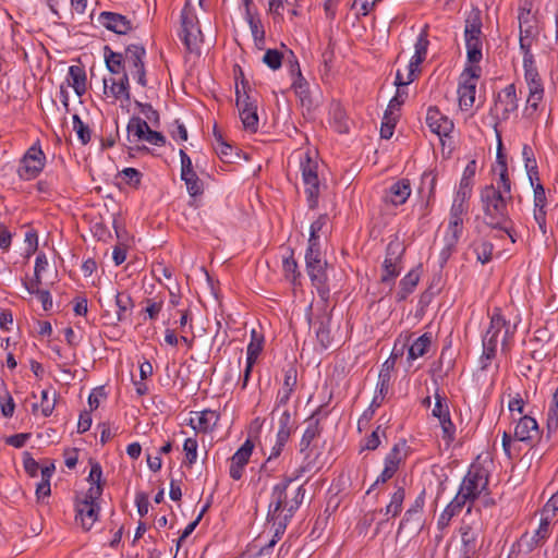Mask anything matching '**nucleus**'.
Returning a JSON list of instances; mask_svg holds the SVG:
<instances>
[{"instance_id":"38","label":"nucleus","mask_w":558,"mask_h":558,"mask_svg":"<svg viewBox=\"0 0 558 558\" xmlns=\"http://www.w3.org/2000/svg\"><path fill=\"white\" fill-rule=\"evenodd\" d=\"M493 181L488 185H493L496 190L504 193L512 194V181L509 175L508 167L506 168H492Z\"/></svg>"},{"instance_id":"26","label":"nucleus","mask_w":558,"mask_h":558,"mask_svg":"<svg viewBox=\"0 0 558 558\" xmlns=\"http://www.w3.org/2000/svg\"><path fill=\"white\" fill-rule=\"evenodd\" d=\"M100 25L119 35L128 34L132 29V22L124 15L104 11L98 16Z\"/></svg>"},{"instance_id":"27","label":"nucleus","mask_w":558,"mask_h":558,"mask_svg":"<svg viewBox=\"0 0 558 558\" xmlns=\"http://www.w3.org/2000/svg\"><path fill=\"white\" fill-rule=\"evenodd\" d=\"M426 124L438 136H447L453 130V122L442 114L437 107H429L426 113Z\"/></svg>"},{"instance_id":"63","label":"nucleus","mask_w":558,"mask_h":558,"mask_svg":"<svg viewBox=\"0 0 558 558\" xmlns=\"http://www.w3.org/2000/svg\"><path fill=\"white\" fill-rule=\"evenodd\" d=\"M134 105L140 110V112L144 114L147 122L149 121L154 124L159 122V113L150 104L134 100Z\"/></svg>"},{"instance_id":"40","label":"nucleus","mask_w":558,"mask_h":558,"mask_svg":"<svg viewBox=\"0 0 558 558\" xmlns=\"http://www.w3.org/2000/svg\"><path fill=\"white\" fill-rule=\"evenodd\" d=\"M106 66L112 74H120L124 70L125 53L114 52L108 46L104 49Z\"/></svg>"},{"instance_id":"4","label":"nucleus","mask_w":558,"mask_h":558,"mask_svg":"<svg viewBox=\"0 0 558 558\" xmlns=\"http://www.w3.org/2000/svg\"><path fill=\"white\" fill-rule=\"evenodd\" d=\"M501 331H504L501 338V351L508 353L511 349L510 342L513 332L510 331L509 322L506 320L500 308H495L490 316L489 327L482 339L483 352L480 357L482 369H487L492 361L496 357L497 345Z\"/></svg>"},{"instance_id":"8","label":"nucleus","mask_w":558,"mask_h":558,"mask_svg":"<svg viewBox=\"0 0 558 558\" xmlns=\"http://www.w3.org/2000/svg\"><path fill=\"white\" fill-rule=\"evenodd\" d=\"M239 72L243 76L241 68H239ZM235 96L243 128L255 133L258 129L257 100L251 95V87L244 77L241 80V87L239 83L235 84Z\"/></svg>"},{"instance_id":"28","label":"nucleus","mask_w":558,"mask_h":558,"mask_svg":"<svg viewBox=\"0 0 558 558\" xmlns=\"http://www.w3.org/2000/svg\"><path fill=\"white\" fill-rule=\"evenodd\" d=\"M538 424L532 416H522L514 427V438L519 441L532 444L539 438Z\"/></svg>"},{"instance_id":"52","label":"nucleus","mask_w":558,"mask_h":558,"mask_svg":"<svg viewBox=\"0 0 558 558\" xmlns=\"http://www.w3.org/2000/svg\"><path fill=\"white\" fill-rule=\"evenodd\" d=\"M181 179L184 181L187 192L192 197L203 194V182L199 180L195 171L181 174Z\"/></svg>"},{"instance_id":"3","label":"nucleus","mask_w":558,"mask_h":558,"mask_svg":"<svg viewBox=\"0 0 558 558\" xmlns=\"http://www.w3.org/2000/svg\"><path fill=\"white\" fill-rule=\"evenodd\" d=\"M512 199V194L496 190L493 185H484L480 190V203L486 225L492 229L504 231L514 243L512 221L508 211V205Z\"/></svg>"},{"instance_id":"47","label":"nucleus","mask_w":558,"mask_h":558,"mask_svg":"<svg viewBox=\"0 0 558 558\" xmlns=\"http://www.w3.org/2000/svg\"><path fill=\"white\" fill-rule=\"evenodd\" d=\"M316 338L323 349H328L332 343V336L330 330V317H323L318 322L316 329Z\"/></svg>"},{"instance_id":"20","label":"nucleus","mask_w":558,"mask_h":558,"mask_svg":"<svg viewBox=\"0 0 558 558\" xmlns=\"http://www.w3.org/2000/svg\"><path fill=\"white\" fill-rule=\"evenodd\" d=\"M254 450V442L247 438L230 458L229 475L233 481H239L244 474Z\"/></svg>"},{"instance_id":"51","label":"nucleus","mask_w":558,"mask_h":558,"mask_svg":"<svg viewBox=\"0 0 558 558\" xmlns=\"http://www.w3.org/2000/svg\"><path fill=\"white\" fill-rule=\"evenodd\" d=\"M290 73L292 76V88L298 94H304L307 92L308 84L304 76L302 75L300 64L295 59L293 63L290 64Z\"/></svg>"},{"instance_id":"21","label":"nucleus","mask_w":558,"mask_h":558,"mask_svg":"<svg viewBox=\"0 0 558 558\" xmlns=\"http://www.w3.org/2000/svg\"><path fill=\"white\" fill-rule=\"evenodd\" d=\"M283 383L282 387L278 390L275 400L274 410L287 405L298 384V369L293 365L283 368Z\"/></svg>"},{"instance_id":"24","label":"nucleus","mask_w":558,"mask_h":558,"mask_svg":"<svg viewBox=\"0 0 558 558\" xmlns=\"http://www.w3.org/2000/svg\"><path fill=\"white\" fill-rule=\"evenodd\" d=\"M405 499V488L404 486L400 485L398 482L395 484V492L390 496L389 504L384 508L379 510V513H383L386 519L381 520L377 523L375 534L379 532L380 526L388 522L389 519L398 517L402 509H403V502Z\"/></svg>"},{"instance_id":"34","label":"nucleus","mask_w":558,"mask_h":558,"mask_svg":"<svg viewBox=\"0 0 558 558\" xmlns=\"http://www.w3.org/2000/svg\"><path fill=\"white\" fill-rule=\"evenodd\" d=\"M214 135V148L219 158L223 162H232L233 157V146L226 142L222 133L215 125L213 130Z\"/></svg>"},{"instance_id":"7","label":"nucleus","mask_w":558,"mask_h":558,"mask_svg":"<svg viewBox=\"0 0 558 558\" xmlns=\"http://www.w3.org/2000/svg\"><path fill=\"white\" fill-rule=\"evenodd\" d=\"M488 474L481 465H473L466 472L459 486L457 496L468 504L466 512L470 513L474 502L481 494L487 489Z\"/></svg>"},{"instance_id":"42","label":"nucleus","mask_w":558,"mask_h":558,"mask_svg":"<svg viewBox=\"0 0 558 558\" xmlns=\"http://www.w3.org/2000/svg\"><path fill=\"white\" fill-rule=\"evenodd\" d=\"M441 428V438L447 448H449L456 440L457 427L451 420L450 411L442 416L437 417Z\"/></svg>"},{"instance_id":"43","label":"nucleus","mask_w":558,"mask_h":558,"mask_svg":"<svg viewBox=\"0 0 558 558\" xmlns=\"http://www.w3.org/2000/svg\"><path fill=\"white\" fill-rule=\"evenodd\" d=\"M522 158L529 181L539 179L538 166L532 147L527 144L522 147Z\"/></svg>"},{"instance_id":"59","label":"nucleus","mask_w":558,"mask_h":558,"mask_svg":"<svg viewBox=\"0 0 558 558\" xmlns=\"http://www.w3.org/2000/svg\"><path fill=\"white\" fill-rule=\"evenodd\" d=\"M57 402V392L53 390L52 396L50 397V391L45 389L40 395V408L41 414L45 417H48L52 414Z\"/></svg>"},{"instance_id":"53","label":"nucleus","mask_w":558,"mask_h":558,"mask_svg":"<svg viewBox=\"0 0 558 558\" xmlns=\"http://www.w3.org/2000/svg\"><path fill=\"white\" fill-rule=\"evenodd\" d=\"M295 428V421L293 420L291 412L286 409L278 420L277 434L291 437Z\"/></svg>"},{"instance_id":"46","label":"nucleus","mask_w":558,"mask_h":558,"mask_svg":"<svg viewBox=\"0 0 558 558\" xmlns=\"http://www.w3.org/2000/svg\"><path fill=\"white\" fill-rule=\"evenodd\" d=\"M544 93L545 90L527 94L525 107L523 110V116L525 118L533 120L537 117L539 105L544 99Z\"/></svg>"},{"instance_id":"17","label":"nucleus","mask_w":558,"mask_h":558,"mask_svg":"<svg viewBox=\"0 0 558 558\" xmlns=\"http://www.w3.org/2000/svg\"><path fill=\"white\" fill-rule=\"evenodd\" d=\"M533 190V218L544 236L547 235V208L548 198L541 179L530 181Z\"/></svg>"},{"instance_id":"55","label":"nucleus","mask_w":558,"mask_h":558,"mask_svg":"<svg viewBox=\"0 0 558 558\" xmlns=\"http://www.w3.org/2000/svg\"><path fill=\"white\" fill-rule=\"evenodd\" d=\"M72 122L73 130L75 131L78 141L82 145H87L92 140V130L82 121L78 114L73 116Z\"/></svg>"},{"instance_id":"25","label":"nucleus","mask_w":558,"mask_h":558,"mask_svg":"<svg viewBox=\"0 0 558 558\" xmlns=\"http://www.w3.org/2000/svg\"><path fill=\"white\" fill-rule=\"evenodd\" d=\"M411 193L412 189L410 180L407 178H402L393 182L386 190L384 202L395 207L401 206L407 203V201L411 196Z\"/></svg>"},{"instance_id":"48","label":"nucleus","mask_w":558,"mask_h":558,"mask_svg":"<svg viewBox=\"0 0 558 558\" xmlns=\"http://www.w3.org/2000/svg\"><path fill=\"white\" fill-rule=\"evenodd\" d=\"M104 92L114 100H131V94H128L117 82V78H104Z\"/></svg>"},{"instance_id":"62","label":"nucleus","mask_w":558,"mask_h":558,"mask_svg":"<svg viewBox=\"0 0 558 558\" xmlns=\"http://www.w3.org/2000/svg\"><path fill=\"white\" fill-rule=\"evenodd\" d=\"M427 54L414 51V54L410 59L408 64L409 81H415L421 72V64L425 61Z\"/></svg>"},{"instance_id":"54","label":"nucleus","mask_w":558,"mask_h":558,"mask_svg":"<svg viewBox=\"0 0 558 558\" xmlns=\"http://www.w3.org/2000/svg\"><path fill=\"white\" fill-rule=\"evenodd\" d=\"M381 437H386V429L378 425L375 430L364 438L361 450H376L381 442Z\"/></svg>"},{"instance_id":"15","label":"nucleus","mask_w":558,"mask_h":558,"mask_svg":"<svg viewBox=\"0 0 558 558\" xmlns=\"http://www.w3.org/2000/svg\"><path fill=\"white\" fill-rule=\"evenodd\" d=\"M146 58V49L142 45H129L125 48V63L124 69L126 68V72L136 80L137 84L142 87L147 86L146 78V69H145V60Z\"/></svg>"},{"instance_id":"19","label":"nucleus","mask_w":558,"mask_h":558,"mask_svg":"<svg viewBox=\"0 0 558 558\" xmlns=\"http://www.w3.org/2000/svg\"><path fill=\"white\" fill-rule=\"evenodd\" d=\"M404 447V442L402 445L396 444L391 450L387 453L385 461H384V470L381 473L377 476L374 484L369 487L367 490V494L371 493V490L378 484H384L388 482L390 478L393 477V475L399 470V466L401 464V461L403 460L402 456V449Z\"/></svg>"},{"instance_id":"9","label":"nucleus","mask_w":558,"mask_h":558,"mask_svg":"<svg viewBox=\"0 0 558 558\" xmlns=\"http://www.w3.org/2000/svg\"><path fill=\"white\" fill-rule=\"evenodd\" d=\"M300 170L307 206L310 209H315L318 206L320 195V181L318 178V162L310 150L300 156Z\"/></svg>"},{"instance_id":"23","label":"nucleus","mask_w":558,"mask_h":558,"mask_svg":"<svg viewBox=\"0 0 558 558\" xmlns=\"http://www.w3.org/2000/svg\"><path fill=\"white\" fill-rule=\"evenodd\" d=\"M425 506V490H422L409 509L404 512L398 527V534L402 532L409 524H414L418 533L422 530V512Z\"/></svg>"},{"instance_id":"14","label":"nucleus","mask_w":558,"mask_h":558,"mask_svg":"<svg viewBox=\"0 0 558 558\" xmlns=\"http://www.w3.org/2000/svg\"><path fill=\"white\" fill-rule=\"evenodd\" d=\"M404 246L398 239L390 241L386 247V255L383 263L381 282L392 284L400 275Z\"/></svg>"},{"instance_id":"11","label":"nucleus","mask_w":558,"mask_h":558,"mask_svg":"<svg viewBox=\"0 0 558 558\" xmlns=\"http://www.w3.org/2000/svg\"><path fill=\"white\" fill-rule=\"evenodd\" d=\"M101 494V487H89L84 498L76 501L75 520L80 522L84 531H89L99 518L100 507L97 501Z\"/></svg>"},{"instance_id":"36","label":"nucleus","mask_w":558,"mask_h":558,"mask_svg":"<svg viewBox=\"0 0 558 558\" xmlns=\"http://www.w3.org/2000/svg\"><path fill=\"white\" fill-rule=\"evenodd\" d=\"M114 301L117 306V322L122 323L130 316L134 307L133 299L130 293L123 291L117 292Z\"/></svg>"},{"instance_id":"64","label":"nucleus","mask_w":558,"mask_h":558,"mask_svg":"<svg viewBox=\"0 0 558 558\" xmlns=\"http://www.w3.org/2000/svg\"><path fill=\"white\" fill-rule=\"evenodd\" d=\"M558 512V490L551 495V497L544 505L541 514L556 521V514Z\"/></svg>"},{"instance_id":"32","label":"nucleus","mask_w":558,"mask_h":558,"mask_svg":"<svg viewBox=\"0 0 558 558\" xmlns=\"http://www.w3.org/2000/svg\"><path fill=\"white\" fill-rule=\"evenodd\" d=\"M86 72L83 66L71 65L68 71L66 84L81 97L86 93Z\"/></svg>"},{"instance_id":"1","label":"nucleus","mask_w":558,"mask_h":558,"mask_svg":"<svg viewBox=\"0 0 558 558\" xmlns=\"http://www.w3.org/2000/svg\"><path fill=\"white\" fill-rule=\"evenodd\" d=\"M483 21L482 11L477 7L466 12L464 19V44L466 59L470 65L465 66L460 75L458 84V101L462 111L470 110L475 102L476 85L481 76V68L477 65L483 59Z\"/></svg>"},{"instance_id":"12","label":"nucleus","mask_w":558,"mask_h":558,"mask_svg":"<svg viewBox=\"0 0 558 558\" xmlns=\"http://www.w3.org/2000/svg\"><path fill=\"white\" fill-rule=\"evenodd\" d=\"M181 39L185 47L191 52L196 51L203 43V34L199 28L195 9L190 1L185 2L181 11Z\"/></svg>"},{"instance_id":"35","label":"nucleus","mask_w":558,"mask_h":558,"mask_svg":"<svg viewBox=\"0 0 558 558\" xmlns=\"http://www.w3.org/2000/svg\"><path fill=\"white\" fill-rule=\"evenodd\" d=\"M433 341V336L430 332H425L420 336L417 339L413 341V343L409 348L408 359L414 361L423 355H425Z\"/></svg>"},{"instance_id":"16","label":"nucleus","mask_w":558,"mask_h":558,"mask_svg":"<svg viewBox=\"0 0 558 558\" xmlns=\"http://www.w3.org/2000/svg\"><path fill=\"white\" fill-rule=\"evenodd\" d=\"M520 98L517 94V86L511 83L504 87L494 99L495 116L501 121H507L511 114L515 113L519 108Z\"/></svg>"},{"instance_id":"5","label":"nucleus","mask_w":558,"mask_h":558,"mask_svg":"<svg viewBox=\"0 0 558 558\" xmlns=\"http://www.w3.org/2000/svg\"><path fill=\"white\" fill-rule=\"evenodd\" d=\"M470 205L453 203L449 211V220L444 234V246L439 252V266L442 268L457 251L463 232V217L468 214Z\"/></svg>"},{"instance_id":"30","label":"nucleus","mask_w":558,"mask_h":558,"mask_svg":"<svg viewBox=\"0 0 558 558\" xmlns=\"http://www.w3.org/2000/svg\"><path fill=\"white\" fill-rule=\"evenodd\" d=\"M460 558H473L476 554L478 529L464 524L460 527Z\"/></svg>"},{"instance_id":"58","label":"nucleus","mask_w":558,"mask_h":558,"mask_svg":"<svg viewBox=\"0 0 558 558\" xmlns=\"http://www.w3.org/2000/svg\"><path fill=\"white\" fill-rule=\"evenodd\" d=\"M198 442L195 437H189L184 440L183 452L187 466H192L197 461Z\"/></svg>"},{"instance_id":"13","label":"nucleus","mask_w":558,"mask_h":558,"mask_svg":"<svg viewBox=\"0 0 558 558\" xmlns=\"http://www.w3.org/2000/svg\"><path fill=\"white\" fill-rule=\"evenodd\" d=\"M45 165L46 155L43 151L39 142H36L26 150L22 157L17 169V174L22 180H34L41 173Z\"/></svg>"},{"instance_id":"31","label":"nucleus","mask_w":558,"mask_h":558,"mask_svg":"<svg viewBox=\"0 0 558 558\" xmlns=\"http://www.w3.org/2000/svg\"><path fill=\"white\" fill-rule=\"evenodd\" d=\"M555 522L556 521L541 514L538 527L531 536L530 543H527L529 550H532L533 548L543 545L547 541V538L551 534L553 525L555 524Z\"/></svg>"},{"instance_id":"33","label":"nucleus","mask_w":558,"mask_h":558,"mask_svg":"<svg viewBox=\"0 0 558 558\" xmlns=\"http://www.w3.org/2000/svg\"><path fill=\"white\" fill-rule=\"evenodd\" d=\"M420 269H411L399 282L397 301H404L410 294H412L420 281Z\"/></svg>"},{"instance_id":"57","label":"nucleus","mask_w":558,"mask_h":558,"mask_svg":"<svg viewBox=\"0 0 558 558\" xmlns=\"http://www.w3.org/2000/svg\"><path fill=\"white\" fill-rule=\"evenodd\" d=\"M119 178L124 184L137 189L141 185L143 174L137 169L128 167L119 172Z\"/></svg>"},{"instance_id":"45","label":"nucleus","mask_w":558,"mask_h":558,"mask_svg":"<svg viewBox=\"0 0 558 558\" xmlns=\"http://www.w3.org/2000/svg\"><path fill=\"white\" fill-rule=\"evenodd\" d=\"M245 21L250 26L256 47L262 49L265 44V29L260 19L255 14H247Z\"/></svg>"},{"instance_id":"29","label":"nucleus","mask_w":558,"mask_h":558,"mask_svg":"<svg viewBox=\"0 0 558 558\" xmlns=\"http://www.w3.org/2000/svg\"><path fill=\"white\" fill-rule=\"evenodd\" d=\"M523 70L529 93L544 90L543 80L537 71L533 53L523 54Z\"/></svg>"},{"instance_id":"6","label":"nucleus","mask_w":558,"mask_h":558,"mask_svg":"<svg viewBox=\"0 0 558 558\" xmlns=\"http://www.w3.org/2000/svg\"><path fill=\"white\" fill-rule=\"evenodd\" d=\"M305 266L312 286L316 289L320 299L327 301L330 293L327 275V262L322 258L319 247L306 248Z\"/></svg>"},{"instance_id":"60","label":"nucleus","mask_w":558,"mask_h":558,"mask_svg":"<svg viewBox=\"0 0 558 558\" xmlns=\"http://www.w3.org/2000/svg\"><path fill=\"white\" fill-rule=\"evenodd\" d=\"M434 398L435 404L434 408L432 409V415L437 418L449 412L450 409L447 397L444 393H440L439 389L435 391Z\"/></svg>"},{"instance_id":"44","label":"nucleus","mask_w":558,"mask_h":558,"mask_svg":"<svg viewBox=\"0 0 558 558\" xmlns=\"http://www.w3.org/2000/svg\"><path fill=\"white\" fill-rule=\"evenodd\" d=\"M264 349V336L256 329L251 330V339L246 349V360L256 362Z\"/></svg>"},{"instance_id":"10","label":"nucleus","mask_w":558,"mask_h":558,"mask_svg":"<svg viewBox=\"0 0 558 558\" xmlns=\"http://www.w3.org/2000/svg\"><path fill=\"white\" fill-rule=\"evenodd\" d=\"M533 0H520L518 8L519 45L523 54L532 53V45L537 38L536 15L532 12Z\"/></svg>"},{"instance_id":"39","label":"nucleus","mask_w":558,"mask_h":558,"mask_svg":"<svg viewBox=\"0 0 558 558\" xmlns=\"http://www.w3.org/2000/svg\"><path fill=\"white\" fill-rule=\"evenodd\" d=\"M267 521H268V523L272 524V527L275 531H274L272 538L269 541V543L260 548V554H264L266 550L271 549L277 544V542L284 534L286 529L290 522V520H286L284 518H279L278 515H275V517L267 515Z\"/></svg>"},{"instance_id":"56","label":"nucleus","mask_w":558,"mask_h":558,"mask_svg":"<svg viewBox=\"0 0 558 558\" xmlns=\"http://www.w3.org/2000/svg\"><path fill=\"white\" fill-rule=\"evenodd\" d=\"M327 221V215H320L315 221L312 222L307 247H319V232L326 226Z\"/></svg>"},{"instance_id":"18","label":"nucleus","mask_w":558,"mask_h":558,"mask_svg":"<svg viewBox=\"0 0 558 558\" xmlns=\"http://www.w3.org/2000/svg\"><path fill=\"white\" fill-rule=\"evenodd\" d=\"M319 410H317L311 417H308L306 428L300 440V452L304 453V461L302 464L306 462L312 463V470L314 469V461L311 459L312 449L311 444L313 440L318 438L323 432V427L320 425V420L316 417Z\"/></svg>"},{"instance_id":"61","label":"nucleus","mask_w":558,"mask_h":558,"mask_svg":"<svg viewBox=\"0 0 558 558\" xmlns=\"http://www.w3.org/2000/svg\"><path fill=\"white\" fill-rule=\"evenodd\" d=\"M283 54L277 49H267L263 62L271 70L276 71L281 68Z\"/></svg>"},{"instance_id":"50","label":"nucleus","mask_w":558,"mask_h":558,"mask_svg":"<svg viewBox=\"0 0 558 558\" xmlns=\"http://www.w3.org/2000/svg\"><path fill=\"white\" fill-rule=\"evenodd\" d=\"M145 307L143 310L145 316L144 320H156L162 311L163 307V299L162 298H149L144 301Z\"/></svg>"},{"instance_id":"41","label":"nucleus","mask_w":558,"mask_h":558,"mask_svg":"<svg viewBox=\"0 0 558 558\" xmlns=\"http://www.w3.org/2000/svg\"><path fill=\"white\" fill-rule=\"evenodd\" d=\"M282 270L284 278L290 281L294 287L301 284L302 274L299 270V265L293 256V252L282 260Z\"/></svg>"},{"instance_id":"22","label":"nucleus","mask_w":558,"mask_h":558,"mask_svg":"<svg viewBox=\"0 0 558 558\" xmlns=\"http://www.w3.org/2000/svg\"><path fill=\"white\" fill-rule=\"evenodd\" d=\"M220 415L215 410H203L192 412L189 425L196 432L207 434L211 432L218 424Z\"/></svg>"},{"instance_id":"2","label":"nucleus","mask_w":558,"mask_h":558,"mask_svg":"<svg viewBox=\"0 0 558 558\" xmlns=\"http://www.w3.org/2000/svg\"><path fill=\"white\" fill-rule=\"evenodd\" d=\"M312 471V463L306 462L296 468L290 475H284L282 480L274 485L268 506V517L278 515L290 520L303 502L305 489L300 485L295 489L289 492L291 483L299 480L306 473Z\"/></svg>"},{"instance_id":"37","label":"nucleus","mask_w":558,"mask_h":558,"mask_svg":"<svg viewBox=\"0 0 558 558\" xmlns=\"http://www.w3.org/2000/svg\"><path fill=\"white\" fill-rule=\"evenodd\" d=\"M148 130V122L140 117H132L126 126L128 140L130 143L142 142L145 131Z\"/></svg>"},{"instance_id":"49","label":"nucleus","mask_w":558,"mask_h":558,"mask_svg":"<svg viewBox=\"0 0 558 558\" xmlns=\"http://www.w3.org/2000/svg\"><path fill=\"white\" fill-rule=\"evenodd\" d=\"M473 247L477 262L485 265L492 260L494 245L490 241L482 239L475 242Z\"/></svg>"}]
</instances>
